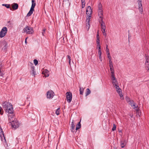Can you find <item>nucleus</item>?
Segmentation results:
<instances>
[{
	"instance_id": "dca6fc26",
	"label": "nucleus",
	"mask_w": 149,
	"mask_h": 149,
	"mask_svg": "<svg viewBox=\"0 0 149 149\" xmlns=\"http://www.w3.org/2000/svg\"><path fill=\"white\" fill-rule=\"evenodd\" d=\"M115 87H116V89L117 93L118 92H120V91L121 92V91L122 90L118 86V84L116 85Z\"/></svg>"
},
{
	"instance_id": "f3484780",
	"label": "nucleus",
	"mask_w": 149,
	"mask_h": 149,
	"mask_svg": "<svg viewBox=\"0 0 149 149\" xmlns=\"http://www.w3.org/2000/svg\"><path fill=\"white\" fill-rule=\"evenodd\" d=\"M98 54H99V58L100 61H102V52L101 50H98Z\"/></svg>"
},
{
	"instance_id": "f8f14e48",
	"label": "nucleus",
	"mask_w": 149,
	"mask_h": 149,
	"mask_svg": "<svg viewBox=\"0 0 149 149\" xmlns=\"http://www.w3.org/2000/svg\"><path fill=\"white\" fill-rule=\"evenodd\" d=\"M31 74H32V75L35 76L36 75V72L35 71V67L33 65H31Z\"/></svg>"
},
{
	"instance_id": "052dcab7",
	"label": "nucleus",
	"mask_w": 149,
	"mask_h": 149,
	"mask_svg": "<svg viewBox=\"0 0 149 149\" xmlns=\"http://www.w3.org/2000/svg\"><path fill=\"white\" fill-rule=\"evenodd\" d=\"M123 97H122V98H121V99L123 100Z\"/></svg>"
},
{
	"instance_id": "473e14b6",
	"label": "nucleus",
	"mask_w": 149,
	"mask_h": 149,
	"mask_svg": "<svg viewBox=\"0 0 149 149\" xmlns=\"http://www.w3.org/2000/svg\"><path fill=\"white\" fill-rule=\"evenodd\" d=\"M134 102L132 100H131L129 102V104L130 105H131L132 107H133V104H134Z\"/></svg>"
},
{
	"instance_id": "7ed1b4c3",
	"label": "nucleus",
	"mask_w": 149,
	"mask_h": 149,
	"mask_svg": "<svg viewBox=\"0 0 149 149\" xmlns=\"http://www.w3.org/2000/svg\"><path fill=\"white\" fill-rule=\"evenodd\" d=\"M36 3L35 2L34 0H32V5L30 8V10L27 15V16L29 17L33 13L34 10V8L36 6Z\"/></svg>"
},
{
	"instance_id": "ddd939ff",
	"label": "nucleus",
	"mask_w": 149,
	"mask_h": 149,
	"mask_svg": "<svg viewBox=\"0 0 149 149\" xmlns=\"http://www.w3.org/2000/svg\"><path fill=\"white\" fill-rule=\"evenodd\" d=\"M42 73L44 75L45 77H48L49 75V71L47 69L44 70Z\"/></svg>"
},
{
	"instance_id": "e433bc0d",
	"label": "nucleus",
	"mask_w": 149,
	"mask_h": 149,
	"mask_svg": "<svg viewBox=\"0 0 149 149\" xmlns=\"http://www.w3.org/2000/svg\"><path fill=\"white\" fill-rule=\"evenodd\" d=\"M96 42L97 44L100 43L99 38H97Z\"/></svg>"
},
{
	"instance_id": "3c124183",
	"label": "nucleus",
	"mask_w": 149,
	"mask_h": 149,
	"mask_svg": "<svg viewBox=\"0 0 149 149\" xmlns=\"http://www.w3.org/2000/svg\"><path fill=\"white\" fill-rule=\"evenodd\" d=\"M28 38V37H27L25 39V43L26 44L27 43V39Z\"/></svg>"
},
{
	"instance_id": "2f4dec72",
	"label": "nucleus",
	"mask_w": 149,
	"mask_h": 149,
	"mask_svg": "<svg viewBox=\"0 0 149 149\" xmlns=\"http://www.w3.org/2000/svg\"><path fill=\"white\" fill-rule=\"evenodd\" d=\"M99 22L100 24L104 22L103 21V17H102L101 18H99Z\"/></svg>"
},
{
	"instance_id": "ea45409f",
	"label": "nucleus",
	"mask_w": 149,
	"mask_h": 149,
	"mask_svg": "<svg viewBox=\"0 0 149 149\" xmlns=\"http://www.w3.org/2000/svg\"><path fill=\"white\" fill-rule=\"evenodd\" d=\"M116 125L115 124H114L113 125V127L112 129V130L113 131L116 130Z\"/></svg>"
},
{
	"instance_id": "4468645a",
	"label": "nucleus",
	"mask_w": 149,
	"mask_h": 149,
	"mask_svg": "<svg viewBox=\"0 0 149 149\" xmlns=\"http://www.w3.org/2000/svg\"><path fill=\"white\" fill-rule=\"evenodd\" d=\"M12 8L13 10L17 9L18 8V4L15 3H14L11 5Z\"/></svg>"
},
{
	"instance_id": "c756f323",
	"label": "nucleus",
	"mask_w": 149,
	"mask_h": 149,
	"mask_svg": "<svg viewBox=\"0 0 149 149\" xmlns=\"http://www.w3.org/2000/svg\"><path fill=\"white\" fill-rule=\"evenodd\" d=\"M112 83L114 87L115 86H116V85L118 84V82L117 80H115L114 81H112Z\"/></svg>"
},
{
	"instance_id": "f257e3e1",
	"label": "nucleus",
	"mask_w": 149,
	"mask_h": 149,
	"mask_svg": "<svg viewBox=\"0 0 149 149\" xmlns=\"http://www.w3.org/2000/svg\"><path fill=\"white\" fill-rule=\"evenodd\" d=\"M2 106L4 110L9 114L8 116L14 115L13 105L10 103L5 102L2 103Z\"/></svg>"
},
{
	"instance_id": "f704fd0d",
	"label": "nucleus",
	"mask_w": 149,
	"mask_h": 149,
	"mask_svg": "<svg viewBox=\"0 0 149 149\" xmlns=\"http://www.w3.org/2000/svg\"><path fill=\"white\" fill-rule=\"evenodd\" d=\"M97 47H98V50H101L100 43H99L98 44H97Z\"/></svg>"
},
{
	"instance_id": "09e8293b",
	"label": "nucleus",
	"mask_w": 149,
	"mask_h": 149,
	"mask_svg": "<svg viewBox=\"0 0 149 149\" xmlns=\"http://www.w3.org/2000/svg\"><path fill=\"white\" fill-rule=\"evenodd\" d=\"M110 70H111V72H112V71H114L113 69V67H110Z\"/></svg>"
},
{
	"instance_id": "bb28decb",
	"label": "nucleus",
	"mask_w": 149,
	"mask_h": 149,
	"mask_svg": "<svg viewBox=\"0 0 149 149\" xmlns=\"http://www.w3.org/2000/svg\"><path fill=\"white\" fill-rule=\"evenodd\" d=\"M109 63L110 67H113V65L112 61H111V58H109Z\"/></svg>"
},
{
	"instance_id": "9d476101",
	"label": "nucleus",
	"mask_w": 149,
	"mask_h": 149,
	"mask_svg": "<svg viewBox=\"0 0 149 149\" xmlns=\"http://www.w3.org/2000/svg\"><path fill=\"white\" fill-rule=\"evenodd\" d=\"M138 3L139 5V11L141 13H142L143 12V10L142 6V2H138Z\"/></svg>"
},
{
	"instance_id": "a19ab883",
	"label": "nucleus",
	"mask_w": 149,
	"mask_h": 149,
	"mask_svg": "<svg viewBox=\"0 0 149 149\" xmlns=\"http://www.w3.org/2000/svg\"><path fill=\"white\" fill-rule=\"evenodd\" d=\"M126 101H127V102H129L130 101H131V100H130V99L129 97H126Z\"/></svg>"
},
{
	"instance_id": "2eb2a0df",
	"label": "nucleus",
	"mask_w": 149,
	"mask_h": 149,
	"mask_svg": "<svg viewBox=\"0 0 149 149\" xmlns=\"http://www.w3.org/2000/svg\"><path fill=\"white\" fill-rule=\"evenodd\" d=\"M106 51L107 52V57L108 58H111V56L110 55L109 52V49L108 48V47L107 45H106Z\"/></svg>"
},
{
	"instance_id": "1a4fd4ad",
	"label": "nucleus",
	"mask_w": 149,
	"mask_h": 149,
	"mask_svg": "<svg viewBox=\"0 0 149 149\" xmlns=\"http://www.w3.org/2000/svg\"><path fill=\"white\" fill-rule=\"evenodd\" d=\"M47 95L48 98L52 99L54 95V93L52 91H49L47 92Z\"/></svg>"
},
{
	"instance_id": "bf43d9fd",
	"label": "nucleus",
	"mask_w": 149,
	"mask_h": 149,
	"mask_svg": "<svg viewBox=\"0 0 149 149\" xmlns=\"http://www.w3.org/2000/svg\"><path fill=\"white\" fill-rule=\"evenodd\" d=\"M130 116L131 117H133V115H130Z\"/></svg>"
},
{
	"instance_id": "72a5a7b5",
	"label": "nucleus",
	"mask_w": 149,
	"mask_h": 149,
	"mask_svg": "<svg viewBox=\"0 0 149 149\" xmlns=\"http://www.w3.org/2000/svg\"><path fill=\"white\" fill-rule=\"evenodd\" d=\"M102 33H103V35L106 36L107 35V34L106 33L105 29H102Z\"/></svg>"
},
{
	"instance_id": "5701e85b",
	"label": "nucleus",
	"mask_w": 149,
	"mask_h": 149,
	"mask_svg": "<svg viewBox=\"0 0 149 149\" xmlns=\"http://www.w3.org/2000/svg\"><path fill=\"white\" fill-rule=\"evenodd\" d=\"M98 9L99 11L102 10V6L101 3H100L98 4Z\"/></svg>"
},
{
	"instance_id": "864d4df0",
	"label": "nucleus",
	"mask_w": 149,
	"mask_h": 149,
	"mask_svg": "<svg viewBox=\"0 0 149 149\" xmlns=\"http://www.w3.org/2000/svg\"><path fill=\"white\" fill-rule=\"evenodd\" d=\"M81 3H85V0H81Z\"/></svg>"
},
{
	"instance_id": "5fc2aeb1",
	"label": "nucleus",
	"mask_w": 149,
	"mask_h": 149,
	"mask_svg": "<svg viewBox=\"0 0 149 149\" xmlns=\"http://www.w3.org/2000/svg\"><path fill=\"white\" fill-rule=\"evenodd\" d=\"M69 65L70 66H71V60L69 61Z\"/></svg>"
},
{
	"instance_id": "0eeeda50",
	"label": "nucleus",
	"mask_w": 149,
	"mask_h": 149,
	"mask_svg": "<svg viewBox=\"0 0 149 149\" xmlns=\"http://www.w3.org/2000/svg\"><path fill=\"white\" fill-rule=\"evenodd\" d=\"M86 14L87 15V16L86 17H88L89 16H90V18H91V15L92 13V9L91 8V7L90 6H88L86 8Z\"/></svg>"
},
{
	"instance_id": "6ab92c4d",
	"label": "nucleus",
	"mask_w": 149,
	"mask_h": 149,
	"mask_svg": "<svg viewBox=\"0 0 149 149\" xmlns=\"http://www.w3.org/2000/svg\"><path fill=\"white\" fill-rule=\"evenodd\" d=\"M81 127V124L80 123V121L79 122L78 124L77 125L76 128V130H77L78 129H80Z\"/></svg>"
},
{
	"instance_id": "9b49d317",
	"label": "nucleus",
	"mask_w": 149,
	"mask_h": 149,
	"mask_svg": "<svg viewBox=\"0 0 149 149\" xmlns=\"http://www.w3.org/2000/svg\"><path fill=\"white\" fill-rule=\"evenodd\" d=\"M90 19V16L86 17V27L88 29L89 28V22Z\"/></svg>"
},
{
	"instance_id": "a211bd4d",
	"label": "nucleus",
	"mask_w": 149,
	"mask_h": 149,
	"mask_svg": "<svg viewBox=\"0 0 149 149\" xmlns=\"http://www.w3.org/2000/svg\"><path fill=\"white\" fill-rule=\"evenodd\" d=\"M2 49H6L7 47V43L6 42H3V44L2 45Z\"/></svg>"
},
{
	"instance_id": "4d7b16f0",
	"label": "nucleus",
	"mask_w": 149,
	"mask_h": 149,
	"mask_svg": "<svg viewBox=\"0 0 149 149\" xmlns=\"http://www.w3.org/2000/svg\"><path fill=\"white\" fill-rule=\"evenodd\" d=\"M138 2H142V0H138Z\"/></svg>"
},
{
	"instance_id": "49530a36",
	"label": "nucleus",
	"mask_w": 149,
	"mask_h": 149,
	"mask_svg": "<svg viewBox=\"0 0 149 149\" xmlns=\"http://www.w3.org/2000/svg\"><path fill=\"white\" fill-rule=\"evenodd\" d=\"M96 38H99V33L98 30V31L97 32Z\"/></svg>"
},
{
	"instance_id": "cd10ccee",
	"label": "nucleus",
	"mask_w": 149,
	"mask_h": 149,
	"mask_svg": "<svg viewBox=\"0 0 149 149\" xmlns=\"http://www.w3.org/2000/svg\"><path fill=\"white\" fill-rule=\"evenodd\" d=\"M2 135H3L4 138H5L3 132L2 131L1 128L0 127V137H1Z\"/></svg>"
},
{
	"instance_id": "b1692460",
	"label": "nucleus",
	"mask_w": 149,
	"mask_h": 149,
	"mask_svg": "<svg viewBox=\"0 0 149 149\" xmlns=\"http://www.w3.org/2000/svg\"><path fill=\"white\" fill-rule=\"evenodd\" d=\"M91 91L90 89L88 88L86 90V96H87L91 93Z\"/></svg>"
},
{
	"instance_id": "6e6d98bb",
	"label": "nucleus",
	"mask_w": 149,
	"mask_h": 149,
	"mask_svg": "<svg viewBox=\"0 0 149 149\" xmlns=\"http://www.w3.org/2000/svg\"><path fill=\"white\" fill-rule=\"evenodd\" d=\"M111 74H114V71H112V72H111Z\"/></svg>"
},
{
	"instance_id": "c9c22d12",
	"label": "nucleus",
	"mask_w": 149,
	"mask_h": 149,
	"mask_svg": "<svg viewBox=\"0 0 149 149\" xmlns=\"http://www.w3.org/2000/svg\"><path fill=\"white\" fill-rule=\"evenodd\" d=\"M35 65H36L38 64V61L36 59H34L33 61Z\"/></svg>"
},
{
	"instance_id": "423d86ee",
	"label": "nucleus",
	"mask_w": 149,
	"mask_h": 149,
	"mask_svg": "<svg viewBox=\"0 0 149 149\" xmlns=\"http://www.w3.org/2000/svg\"><path fill=\"white\" fill-rule=\"evenodd\" d=\"M145 68L148 71L149 70V56L147 54H145Z\"/></svg>"
},
{
	"instance_id": "f03ea898",
	"label": "nucleus",
	"mask_w": 149,
	"mask_h": 149,
	"mask_svg": "<svg viewBox=\"0 0 149 149\" xmlns=\"http://www.w3.org/2000/svg\"><path fill=\"white\" fill-rule=\"evenodd\" d=\"M8 119L10 123H11V126L13 128L16 129L19 126V123L17 119L15 118V115L8 116Z\"/></svg>"
},
{
	"instance_id": "412c9836",
	"label": "nucleus",
	"mask_w": 149,
	"mask_h": 149,
	"mask_svg": "<svg viewBox=\"0 0 149 149\" xmlns=\"http://www.w3.org/2000/svg\"><path fill=\"white\" fill-rule=\"evenodd\" d=\"M126 143L124 141H121L120 142V145L122 148H123L126 145Z\"/></svg>"
},
{
	"instance_id": "de8ad7c7",
	"label": "nucleus",
	"mask_w": 149,
	"mask_h": 149,
	"mask_svg": "<svg viewBox=\"0 0 149 149\" xmlns=\"http://www.w3.org/2000/svg\"><path fill=\"white\" fill-rule=\"evenodd\" d=\"M67 58H68V59L69 60V61L71 60V57L69 55H67Z\"/></svg>"
},
{
	"instance_id": "58836bf2",
	"label": "nucleus",
	"mask_w": 149,
	"mask_h": 149,
	"mask_svg": "<svg viewBox=\"0 0 149 149\" xmlns=\"http://www.w3.org/2000/svg\"><path fill=\"white\" fill-rule=\"evenodd\" d=\"M118 94L119 95V96H120V97L121 98L123 97V95L122 94V91L121 92H118Z\"/></svg>"
},
{
	"instance_id": "8fccbe9b",
	"label": "nucleus",
	"mask_w": 149,
	"mask_h": 149,
	"mask_svg": "<svg viewBox=\"0 0 149 149\" xmlns=\"http://www.w3.org/2000/svg\"><path fill=\"white\" fill-rule=\"evenodd\" d=\"M4 75V74L2 73V72H0V75L1 76H3V75Z\"/></svg>"
},
{
	"instance_id": "7c9ffc66",
	"label": "nucleus",
	"mask_w": 149,
	"mask_h": 149,
	"mask_svg": "<svg viewBox=\"0 0 149 149\" xmlns=\"http://www.w3.org/2000/svg\"><path fill=\"white\" fill-rule=\"evenodd\" d=\"M60 108H58L56 110L55 112L56 114L57 115H58L59 114V112L60 111Z\"/></svg>"
},
{
	"instance_id": "13d9d810",
	"label": "nucleus",
	"mask_w": 149,
	"mask_h": 149,
	"mask_svg": "<svg viewBox=\"0 0 149 149\" xmlns=\"http://www.w3.org/2000/svg\"><path fill=\"white\" fill-rule=\"evenodd\" d=\"M136 111L137 112H138V111H139V109H136Z\"/></svg>"
},
{
	"instance_id": "20e7f679",
	"label": "nucleus",
	"mask_w": 149,
	"mask_h": 149,
	"mask_svg": "<svg viewBox=\"0 0 149 149\" xmlns=\"http://www.w3.org/2000/svg\"><path fill=\"white\" fill-rule=\"evenodd\" d=\"M23 31L27 34H32L34 32L33 28L28 26H26Z\"/></svg>"
},
{
	"instance_id": "393cba45",
	"label": "nucleus",
	"mask_w": 149,
	"mask_h": 149,
	"mask_svg": "<svg viewBox=\"0 0 149 149\" xmlns=\"http://www.w3.org/2000/svg\"><path fill=\"white\" fill-rule=\"evenodd\" d=\"M2 5L3 6H5L7 8H10V10H12V9L10 8V4H2Z\"/></svg>"
},
{
	"instance_id": "39448f33",
	"label": "nucleus",
	"mask_w": 149,
	"mask_h": 149,
	"mask_svg": "<svg viewBox=\"0 0 149 149\" xmlns=\"http://www.w3.org/2000/svg\"><path fill=\"white\" fill-rule=\"evenodd\" d=\"M7 31V29L6 27H4L0 32V37L2 38L4 37Z\"/></svg>"
},
{
	"instance_id": "c85d7f7f",
	"label": "nucleus",
	"mask_w": 149,
	"mask_h": 149,
	"mask_svg": "<svg viewBox=\"0 0 149 149\" xmlns=\"http://www.w3.org/2000/svg\"><path fill=\"white\" fill-rule=\"evenodd\" d=\"M71 128L72 130H74L75 129V125L74 123V120H73L71 124Z\"/></svg>"
},
{
	"instance_id": "4c0bfd02",
	"label": "nucleus",
	"mask_w": 149,
	"mask_h": 149,
	"mask_svg": "<svg viewBox=\"0 0 149 149\" xmlns=\"http://www.w3.org/2000/svg\"><path fill=\"white\" fill-rule=\"evenodd\" d=\"M133 108L134 109H135L136 108H137L138 107V106L137 105H136V104H135L134 103V104H133Z\"/></svg>"
},
{
	"instance_id": "4be33fe9",
	"label": "nucleus",
	"mask_w": 149,
	"mask_h": 149,
	"mask_svg": "<svg viewBox=\"0 0 149 149\" xmlns=\"http://www.w3.org/2000/svg\"><path fill=\"white\" fill-rule=\"evenodd\" d=\"M98 15L99 18H101L102 17H103V10L99 11Z\"/></svg>"
},
{
	"instance_id": "a18cd8bd",
	"label": "nucleus",
	"mask_w": 149,
	"mask_h": 149,
	"mask_svg": "<svg viewBox=\"0 0 149 149\" xmlns=\"http://www.w3.org/2000/svg\"><path fill=\"white\" fill-rule=\"evenodd\" d=\"M2 110H3L2 109V108L1 107H0V114H3Z\"/></svg>"
},
{
	"instance_id": "37998d69",
	"label": "nucleus",
	"mask_w": 149,
	"mask_h": 149,
	"mask_svg": "<svg viewBox=\"0 0 149 149\" xmlns=\"http://www.w3.org/2000/svg\"><path fill=\"white\" fill-rule=\"evenodd\" d=\"M111 79L112 81H114L115 80H117L116 79L115 77L111 78Z\"/></svg>"
},
{
	"instance_id": "c03bdc74",
	"label": "nucleus",
	"mask_w": 149,
	"mask_h": 149,
	"mask_svg": "<svg viewBox=\"0 0 149 149\" xmlns=\"http://www.w3.org/2000/svg\"><path fill=\"white\" fill-rule=\"evenodd\" d=\"M45 30H46V29H43V30H42V35H43V36H44V34L45 32Z\"/></svg>"
},
{
	"instance_id": "79ce46f5",
	"label": "nucleus",
	"mask_w": 149,
	"mask_h": 149,
	"mask_svg": "<svg viewBox=\"0 0 149 149\" xmlns=\"http://www.w3.org/2000/svg\"><path fill=\"white\" fill-rule=\"evenodd\" d=\"M82 3V8H84L85 6V3Z\"/></svg>"
},
{
	"instance_id": "603ef678",
	"label": "nucleus",
	"mask_w": 149,
	"mask_h": 149,
	"mask_svg": "<svg viewBox=\"0 0 149 149\" xmlns=\"http://www.w3.org/2000/svg\"><path fill=\"white\" fill-rule=\"evenodd\" d=\"M111 78L115 77L114 74H111Z\"/></svg>"
},
{
	"instance_id": "aec40b11",
	"label": "nucleus",
	"mask_w": 149,
	"mask_h": 149,
	"mask_svg": "<svg viewBox=\"0 0 149 149\" xmlns=\"http://www.w3.org/2000/svg\"><path fill=\"white\" fill-rule=\"evenodd\" d=\"M100 24H101V27L102 29H106V26L104 22Z\"/></svg>"
},
{
	"instance_id": "a878e982",
	"label": "nucleus",
	"mask_w": 149,
	"mask_h": 149,
	"mask_svg": "<svg viewBox=\"0 0 149 149\" xmlns=\"http://www.w3.org/2000/svg\"><path fill=\"white\" fill-rule=\"evenodd\" d=\"M84 88L83 87H81L80 88L79 91L80 94L81 95H83L84 92Z\"/></svg>"
},
{
	"instance_id": "6e6552de",
	"label": "nucleus",
	"mask_w": 149,
	"mask_h": 149,
	"mask_svg": "<svg viewBox=\"0 0 149 149\" xmlns=\"http://www.w3.org/2000/svg\"><path fill=\"white\" fill-rule=\"evenodd\" d=\"M67 101L69 103H70L72 101V93L70 92H67L66 94Z\"/></svg>"
}]
</instances>
